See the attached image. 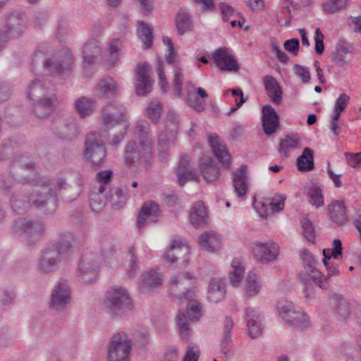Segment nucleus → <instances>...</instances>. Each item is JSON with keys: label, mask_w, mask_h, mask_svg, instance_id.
<instances>
[{"label": "nucleus", "mask_w": 361, "mask_h": 361, "mask_svg": "<svg viewBox=\"0 0 361 361\" xmlns=\"http://www.w3.org/2000/svg\"><path fill=\"white\" fill-rule=\"evenodd\" d=\"M303 236L310 243H314L315 240L314 226L307 217H304L301 220Z\"/></svg>", "instance_id": "6e6d98bb"}, {"label": "nucleus", "mask_w": 361, "mask_h": 361, "mask_svg": "<svg viewBox=\"0 0 361 361\" xmlns=\"http://www.w3.org/2000/svg\"><path fill=\"white\" fill-rule=\"evenodd\" d=\"M162 283V275L156 269L149 270L143 279L140 288L142 292L147 288H154Z\"/></svg>", "instance_id": "37998d69"}, {"label": "nucleus", "mask_w": 361, "mask_h": 361, "mask_svg": "<svg viewBox=\"0 0 361 361\" xmlns=\"http://www.w3.org/2000/svg\"><path fill=\"white\" fill-rule=\"evenodd\" d=\"M296 166L300 171H310L314 168V152L310 147L304 148L302 154L296 160Z\"/></svg>", "instance_id": "58836bf2"}, {"label": "nucleus", "mask_w": 361, "mask_h": 361, "mask_svg": "<svg viewBox=\"0 0 361 361\" xmlns=\"http://www.w3.org/2000/svg\"><path fill=\"white\" fill-rule=\"evenodd\" d=\"M138 33L145 49L150 48L153 44V33L151 26L147 23L140 22Z\"/></svg>", "instance_id": "49530a36"}, {"label": "nucleus", "mask_w": 361, "mask_h": 361, "mask_svg": "<svg viewBox=\"0 0 361 361\" xmlns=\"http://www.w3.org/2000/svg\"><path fill=\"white\" fill-rule=\"evenodd\" d=\"M276 308L279 314L289 325L297 328L308 326L307 315L302 312L296 311L291 302L279 301L277 302Z\"/></svg>", "instance_id": "0eeeda50"}, {"label": "nucleus", "mask_w": 361, "mask_h": 361, "mask_svg": "<svg viewBox=\"0 0 361 361\" xmlns=\"http://www.w3.org/2000/svg\"><path fill=\"white\" fill-rule=\"evenodd\" d=\"M112 178L113 171L109 169L100 171L97 173L95 180L99 184L98 188V194H102L106 191L108 185L112 180Z\"/></svg>", "instance_id": "09e8293b"}, {"label": "nucleus", "mask_w": 361, "mask_h": 361, "mask_svg": "<svg viewBox=\"0 0 361 361\" xmlns=\"http://www.w3.org/2000/svg\"><path fill=\"white\" fill-rule=\"evenodd\" d=\"M328 211L330 219L337 226H341L348 222V217L343 201L334 200L328 205Z\"/></svg>", "instance_id": "bb28decb"}, {"label": "nucleus", "mask_w": 361, "mask_h": 361, "mask_svg": "<svg viewBox=\"0 0 361 361\" xmlns=\"http://www.w3.org/2000/svg\"><path fill=\"white\" fill-rule=\"evenodd\" d=\"M176 173L177 182L180 186L183 187L189 180H194L195 182L200 181L199 176L195 169L176 171Z\"/></svg>", "instance_id": "864d4df0"}, {"label": "nucleus", "mask_w": 361, "mask_h": 361, "mask_svg": "<svg viewBox=\"0 0 361 361\" xmlns=\"http://www.w3.org/2000/svg\"><path fill=\"white\" fill-rule=\"evenodd\" d=\"M160 213L159 205L154 201L145 202L137 217V225L140 229L146 225V220L148 219L152 223L158 221V216Z\"/></svg>", "instance_id": "412c9836"}, {"label": "nucleus", "mask_w": 361, "mask_h": 361, "mask_svg": "<svg viewBox=\"0 0 361 361\" xmlns=\"http://www.w3.org/2000/svg\"><path fill=\"white\" fill-rule=\"evenodd\" d=\"M102 53V48L98 41L92 39L87 42L83 47L84 73L87 77H91L93 72L88 69L97 61Z\"/></svg>", "instance_id": "a211bd4d"}, {"label": "nucleus", "mask_w": 361, "mask_h": 361, "mask_svg": "<svg viewBox=\"0 0 361 361\" xmlns=\"http://www.w3.org/2000/svg\"><path fill=\"white\" fill-rule=\"evenodd\" d=\"M117 83L111 77L99 80L94 87L95 94L99 97L111 98L116 95Z\"/></svg>", "instance_id": "2f4dec72"}, {"label": "nucleus", "mask_w": 361, "mask_h": 361, "mask_svg": "<svg viewBox=\"0 0 361 361\" xmlns=\"http://www.w3.org/2000/svg\"><path fill=\"white\" fill-rule=\"evenodd\" d=\"M176 25L180 35L192 30V23L190 14L180 10L176 16Z\"/></svg>", "instance_id": "79ce46f5"}, {"label": "nucleus", "mask_w": 361, "mask_h": 361, "mask_svg": "<svg viewBox=\"0 0 361 361\" xmlns=\"http://www.w3.org/2000/svg\"><path fill=\"white\" fill-rule=\"evenodd\" d=\"M150 70L151 66L147 63L138 64L135 68V87L139 96H145L152 90L154 81L149 75Z\"/></svg>", "instance_id": "f8f14e48"}, {"label": "nucleus", "mask_w": 361, "mask_h": 361, "mask_svg": "<svg viewBox=\"0 0 361 361\" xmlns=\"http://www.w3.org/2000/svg\"><path fill=\"white\" fill-rule=\"evenodd\" d=\"M123 120V118L119 116L117 114L108 111L105 109H103L102 123L105 126L108 128L113 127Z\"/></svg>", "instance_id": "13d9d810"}, {"label": "nucleus", "mask_w": 361, "mask_h": 361, "mask_svg": "<svg viewBox=\"0 0 361 361\" xmlns=\"http://www.w3.org/2000/svg\"><path fill=\"white\" fill-rule=\"evenodd\" d=\"M49 83L43 78L33 80L28 86L27 96L33 102L51 95Z\"/></svg>", "instance_id": "b1692460"}, {"label": "nucleus", "mask_w": 361, "mask_h": 361, "mask_svg": "<svg viewBox=\"0 0 361 361\" xmlns=\"http://www.w3.org/2000/svg\"><path fill=\"white\" fill-rule=\"evenodd\" d=\"M68 306V281L66 279L59 281L51 293L49 308L55 312L64 311Z\"/></svg>", "instance_id": "ddd939ff"}, {"label": "nucleus", "mask_w": 361, "mask_h": 361, "mask_svg": "<svg viewBox=\"0 0 361 361\" xmlns=\"http://www.w3.org/2000/svg\"><path fill=\"white\" fill-rule=\"evenodd\" d=\"M198 243L204 250L215 252L221 247V238L216 232L205 231L200 235Z\"/></svg>", "instance_id": "a878e982"}, {"label": "nucleus", "mask_w": 361, "mask_h": 361, "mask_svg": "<svg viewBox=\"0 0 361 361\" xmlns=\"http://www.w3.org/2000/svg\"><path fill=\"white\" fill-rule=\"evenodd\" d=\"M45 226L39 220L19 219L13 225L14 234L25 238H38L44 231Z\"/></svg>", "instance_id": "1a4fd4ad"}, {"label": "nucleus", "mask_w": 361, "mask_h": 361, "mask_svg": "<svg viewBox=\"0 0 361 361\" xmlns=\"http://www.w3.org/2000/svg\"><path fill=\"white\" fill-rule=\"evenodd\" d=\"M121 46L122 42L119 39H114L109 42L105 62L110 68L114 66L119 60V52Z\"/></svg>", "instance_id": "a19ab883"}, {"label": "nucleus", "mask_w": 361, "mask_h": 361, "mask_svg": "<svg viewBox=\"0 0 361 361\" xmlns=\"http://www.w3.org/2000/svg\"><path fill=\"white\" fill-rule=\"evenodd\" d=\"M161 104L158 101H152L147 107L148 117L153 122L157 123L161 116Z\"/></svg>", "instance_id": "052dcab7"}, {"label": "nucleus", "mask_w": 361, "mask_h": 361, "mask_svg": "<svg viewBox=\"0 0 361 361\" xmlns=\"http://www.w3.org/2000/svg\"><path fill=\"white\" fill-rule=\"evenodd\" d=\"M128 256L129 257V263L128 264L127 274L129 277H133L139 269V259L134 245L129 248Z\"/></svg>", "instance_id": "3c124183"}, {"label": "nucleus", "mask_w": 361, "mask_h": 361, "mask_svg": "<svg viewBox=\"0 0 361 361\" xmlns=\"http://www.w3.org/2000/svg\"><path fill=\"white\" fill-rule=\"evenodd\" d=\"M307 272L310 279L317 287L322 290L329 289L330 283L327 276H325L317 268L310 269Z\"/></svg>", "instance_id": "a18cd8bd"}, {"label": "nucleus", "mask_w": 361, "mask_h": 361, "mask_svg": "<svg viewBox=\"0 0 361 361\" xmlns=\"http://www.w3.org/2000/svg\"><path fill=\"white\" fill-rule=\"evenodd\" d=\"M31 106L35 115L39 118L49 116L56 109V98L54 95H49L32 102Z\"/></svg>", "instance_id": "aec40b11"}, {"label": "nucleus", "mask_w": 361, "mask_h": 361, "mask_svg": "<svg viewBox=\"0 0 361 361\" xmlns=\"http://www.w3.org/2000/svg\"><path fill=\"white\" fill-rule=\"evenodd\" d=\"M190 219L195 227H201L207 224V212L202 202L199 201L194 204L190 214Z\"/></svg>", "instance_id": "c9c22d12"}, {"label": "nucleus", "mask_w": 361, "mask_h": 361, "mask_svg": "<svg viewBox=\"0 0 361 361\" xmlns=\"http://www.w3.org/2000/svg\"><path fill=\"white\" fill-rule=\"evenodd\" d=\"M262 123L264 133L271 135L279 126V116L271 105L266 104L262 109Z\"/></svg>", "instance_id": "6ab92c4d"}, {"label": "nucleus", "mask_w": 361, "mask_h": 361, "mask_svg": "<svg viewBox=\"0 0 361 361\" xmlns=\"http://www.w3.org/2000/svg\"><path fill=\"white\" fill-rule=\"evenodd\" d=\"M226 292L224 279H212L209 284L207 299L211 302L218 303L225 298Z\"/></svg>", "instance_id": "c756f323"}, {"label": "nucleus", "mask_w": 361, "mask_h": 361, "mask_svg": "<svg viewBox=\"0 0 361 361\" xmlns=\"http://www.w3.org/2000/svg\"><path fill=\"white\" fill-rule=\"evenodd\" d=\"M132 342L125 332L114 334L108 345V361H130Z\"/></svg>", "instance_id": "423d86ee"}, {"label": "nucleus", "mask_w": 361, "mask_h": 361, "mask_svg": "<svg viewBox=\"0 0 361 361\" xmlns=\"http://www.w3.org/2000/svg\"><path fill=\"white\" fill-rule=\"evenodd\" d=\"M124 159L129 168L140 166L149 168L154 161L153 149L137 145L135 141L130 140L126 145Z\"/></svg>", "instance_id": "39448f33"}, {"label": "nucleus", "mask_w": 361, "mask_h": 361, "mask_svg": "<svg viewBox=\"0 0 361 361\" xmlns=\"http://www.w3.org/2000/svg\"><path fill=\"white\" fill-rule=\"evenodd\" d=\"M84 155L90 168L98 171L106 161V147L99 132L87 134L85 141Z\"/></svg>", "instance_id": "7ed1b4c3"}, {"label": "nucleus", "mask_w": 361, "mask_h": 361, "mask_svg": "<svg viewBox=\"0 0 361 361\" xmlns=\"http://www.w3.org/2000/svg\"><path fill=\"white\" fill-rule=\"evenodd\" d=\"M6 27L8 37H19L25 30V22L23 15L17 12L8 15Z\"/></svg>", "instance_id": "5701e85b"}, {"label": "nucleus", "mask_w": 361, "mask_h": 361, "mask_svg": "<svg viewBox=\"0 0 361 361\" xmlns=\"http://www.w3.org/2000/svg\"><path fill=\"white\" fill-rule=\"evenodd\" d=\"M253 254L256 259L261 262H272L277 258L279 248L276 243L268 242L257 243L253 247Z\"/></svg>", "instance_id": "f3484780"}, {"label": "nucleus", "mask_w": 361, "mask_h": 361, "mask_svg": "<svg viewBox=\"0 0 361 361\" xmlns=\"http://www.w3.org/2000/svg\"><path fill=\"white\" fill-rule=\"evenodd\" d=\"M193 277L189 273L176 276L171 282V295L178 299L190 300L194 295Z\"/></svg>", "instance_id": "9d476101"}, {"label": "nucleus", "mask_w": 361, "mask_h": 361, "mask_svg": "<svg viewBox=\"0 0 361 361\" xmlns=\"http://www.w3.org/2000/svg\"><path fill=\"white\" fill-rule=\"evenodd\" d=\"M342 243L339 239H335L333 241V248L332 249H324L323 250V255L324 258L322 259L324 264H325V262L326 263H331V258L338 259L339 256L342 255Z\"/></svg>", "instance_id": "de8ad7c7"}, {"label": "nucleus", "mask_w": 361, "mask_h": 361, "mask_svg": "<svg viewBox=\"0 0 361 361\" xmlns=\"http://www.w3.org/2000/svg\"><path fill=\"white\" fill-rule=\"evenodd\" d=\"M200 357L199 347L196 345H188L183 361H198Z\"/></svg>", "instance_id": "0e129e2a"}, {"label": "nucleus", "mask_w": 361, "mask_h": 361, "mask_svg": "<svg viewBox=\"0 0 361 361\" xmlns=\"http://www.w3.org/2000/svg\"><path fill=\"white\" fill-rule=\"evenodd\" d=\"M286 196L282 194L276 195L268 204L265 202L257 203L253 197V206L260 216L267 218L270 214L280 212L283 210Z\"/></svg>", "instance_id": "2eb2a0df"}, {"label": "nucleus", "mask_w": 361, "mask_h": 361, "mask_svg": "<svg viewBox=\"0 0 361 361\" xmlns=\"http://www.w3.org/2000/svg\"><path fill=\"white\" fill-rule=\"evenodd\" d=\"M94 102L85 97H82L75 102V108L81 117L90 116L93 112Z\"/></svg>", "instance_id": "c03bdc74"}, {"label": "nucleus", "mask_w": 361, "mask_h": 361, "mask_svg": "<svg viewBox=\"0 0 361 361\" xmlns=\"http://www.w3.org/2000/svg\"><path fill=\"white\" fill-rule=\"evenodd\" d=\"M208 140L212 152L218 161L224 167L228 169L231 166V155L226 146L221 143L219 137L216 135H212L209 136Z\"/></svg>", "instance_id": "4be33fe9"}, {"label": "nucleus", "mask_w": 361, "mask_h": 361, "mask_svg": "<svg viewBox=\"0 0 361 361\" xmlns=\"http://www.w3.org/2000/svg\"><path fill=\"white\" fill-rule=\"evenodd\" d=\"M301 145V139L298 134L291 133L286 135L283 139H281L279 152L282 157H288V152L290 149L300 148Z\"/></svg>", "instance_id": "e433bc0d"}, {"label": "nucleus", "mask_w": 361, "mask_h": 361, "mask_svg": "<svg viewBox=\"0 0 361 361\" xmlns=\"http://www.w3.org/2000/svg\"><path fill=\"white\" fill-rule=\"evenodd\" d=\"M128 200V193L123 192L122 189L117 188L111 191L110 201L116 209L122 207Z\"/></svg>", "instance_id": "603ef678"}, {"label": "nucleus", "mask_w": 361, "mask_h": 361, "mask_svg": "<svg viewBox=\"0 0 361 361\" xmlns=\"http://www.w3.org/2000/svg\"><path fill=\"white\" fill-rule=\"evenodd\" d=\"M245 317L247 321V324L251 325L252 323L262 322V316L257 310L252 307H247L245 309Z\"/></svg>", "instance_id": "69168bd1"}, {"label": "nucleus", "mask_w": 361, "mask_h": 361, "mask_svg": "<svg viewBox=\"0 0 361 361\" xmlns=\"http://www.w3.org/2000/svg\"><path fill=\"white\" fill-rule=\"evenodd\" d=\"M53 133L60 139H65L68 134V121L66 118H56L52 123Z\"/></svg>", "instance_id": "8fccbe9b"}, {"label": "nucleus", "mask_w": 361, "mask_h": 361, "mask_svg": "<svg viewBox=\"0 0 361 361\" xmlns=\"http://www.w3.org/2000/svg\"><path fill=\"white\" fill-rule=\"evenodd\" d=\"M307 197L310 203L316 207L324 205V197L322 191L319 188H311L307 192Z\"/></svg>", "instance_id": "5fc2aeb1"}, {"label": "nucleus", "mask_w": 361, "mask_h": 361, "mask_svg": "<svg viewBox=\"0 0 361 361\" xmlns=\"http://www.w3.org/2000/svg\"><path fill=\"white\" fill-rule=\"evenodd\" d=\"M183 80L184 78L181 69L178 66L176 67L172 83L174 88V94L177 97H180L182 94Z\"/></svg>", "instance_id": "bf43d9fd"}, {"label": "nucleus", "mask_w": 361, "mask_h": 361, "mask_svg": "<svg viewBox=\"0 0 361 361\" xmlns=\"http://www.w3.org/2000/svg\"><path fill=\"white\" fill-rule=\"evenodd\" d=\"M302 259L303 261L304 267L307 271H310V269H315L316 264L318 263L314 256L306 249L302 252Z\"/></svg>", "instance_id": "774afa93"}, {"label": "nucleus", "mask_w": 361, "mask_h": 361, "mask_svg": "<svg viewBox=\"0 0 361 361\" xmlns=\"http://www.w3.org/2000/svg\"><path fill=\"white\" fill-rule=\"evenodd\" d=\"M293 71L295 74L300 78L303 83H308L311 80V75L308 68L295 64L293 66Z\"/></svg>", "instance_id": "e2e57ef3"}, {"label": "nucleus", "mask_w": 361, "mask_h": 361, "mask_svg": "<svg viewBox=\"0 0 361 361\" xmlns=\"http://www.w3.org/2000/svg\"><path fill=\"white\" fill-rule=\"evenodd\" d=\"M49 250L63 259L68 253V234L66 232L61 233L57 238L48 247Z\"/></svg>", "instance_id": "4c0bfd02"}, {"label": "nucleus", "mask_w": 361, "mask_h": 361, "mask_svg": "<svg viewBox=\"0 0 361 361\" xmlns=\"http://www.w3.org/2000/svg\"><path fill=\"white\" fill-rule=\"evenodd\" d=\"M36 165L32 156L17 154L14 157L11 166V173L13 179L32 185H44L50 184V179L35 171Z\"/></svg>", "instance_id": "f257e3e1"}, {"label": "nucleus", "mask_w": 361, "mask_h": 361, "mask_svg": "<svg viewBox=\"0 0 361 361\" xmlns=\"http://www.w3.org/2000/svg\"><path fill=\"white\" fill-rule=\"evenodd\" d=\"M190 247L179 240H173L170 248L164 255L166 263L176 264L180 268H185L190 259Z\"/></svg>", "instance_id": "6e6552de"}, {"label": "nucleus", "mask_w": 361, "mask_h": 361, "mask_svg": "<svg viewBox=\"0 0 361 361\" xmlns=\"http://www.w3.org/2000/svg\"><path fill=\"white\" fill-rule=\"evenodd\" d=\"M329 298L334 306V311L335 314L339 317L341 320L346 322L350 315V307L348 302L343 295L336 293H330Z\"/></svg>", "instance_id": "cd10ccee"}, {"label": "nucleus", "mask_w": 361, "mask_h": 361, "mask_svg": "<svg viewBox=\"0 0 361 361\" xmlns=\"http://www.w3.org/2000/svg\"><path fill=\"white\" fill-rule=\"evenodd\" d=\"M61 260V258L45 248L39 259V268L45 274L54 272L58 269Z\"/></svg>", "instance_id": "c85d7f7f"}, {"label": "nucleus", "mask_w": 361, "mask_h": 361, "mask_svg": "<svg viewBox=\"0 0 361 361\" xmlns=\"http://www.w3.org/2000/svg\"><path fill=\"white\" fill-rule=\"evenodd\" d=\"M233 326V322L230 317H226L224 322V331L222 334V339L220 343L221 353L223 357L226 360L228 357V353L231 350V330Z\"/></svg>", "instance_id": "f704fd0d"}, {"label": "nucleus", "mask_w": 361, "mask_h": 361, "mask_svg": "<svg viewBox=\"0 0 361 361\" xmlns=\"http://www.w3.org/2000/svg\"><path fill=\"white\" fill-rule=\"evenodd\" d=\"M247 166L243 164L233 173V185L238 196L243 197L247 192Z\"/></svg>", "instance_id": "473e14b6"}, {"label": "nucleus", "mask_w": 361, "mask_h": 361, "mask_svg": "<svg viewBox=\"0 0 361 361\" xmlns=\"http://www.w3.org/2000/svg\"><path fill=\"white\" fill-rule=\"evenodd\" d=\"M99 268L97 261L83 257L77 269L78 276L84 283H92L97 280Z\"/></svg>", "instance_id": "dca6fc26"}, {"label": "nucleus", "mask_w": 361, "mask_h": 361, "mask_svg": "<svg viewBox=\"0 0 361 361\" xmlns=\"http://www.w3.org/2000/svg\"><path fill=\"white\" fill-rule=\"evenodd\" d=\"M265 90L271 101L279 104L282 101V90L275 78L271 75H266L263 78Z\"/></svg>", "instance_id": "72a5a7b5"}, {"label": "nucleus", "mask_w": 361, "mask_h": 361, "mask_svg": "<svg viewBox=\"0 0 361 361\" xmlns=\"http://www.w3.org/2000/svg\"><path fill=\"white\" fill-rule=\"evenodd\" d=\"M348 0H330L323 4V10L327 13H334L345 7Z\"/></svg>", "instance_id": "680f3d73"}, {"label": "nucleus", "mask_w": 361, "mask_h": 361, "mask_svg": "<svg viewBox=\"0 0 361 361\" xmlns=\"http://www.w3.org/2000/svg\"><path fill=\"white\" fill-rule=\"evenodd\" d=\"M43 68L46 73L57 75H61L66 70L63 62L56 57L44 59Z\"/></svg>", "instance_id": "ea45409f"}, {"label": "nucleus", "mask_w": 361, "mask_h": 361, "mask_svg": "<svg viewBox=\"0 0 361 361\" xmlns=\"http://www.w3.org/2000/svg\"><path fill=\"white\" fill-rule=\"evenodd\" d=\"M51 184L52 182L50 180V184L48 185H44L42 183L39 185H35L41 187L43 191L35 190L25 200H20V195H13L11 199L12 208L16 212L20 213L21 205H20V202H21L23 207L28 202L31 207L36 209H44L47 212L54 210L56 206V199L52 193Z\"/></svg>", "instance_id": "f03ea898"}, {"label": "nucleus", "mask_w": 361, "mask_h": 361, "mask_svg": "<svg viewBox=\"0 0 361 361\" xmlns=\"http://www.w3.org/2000/svg\"><path fill=\"white\" fill-rule=\"evenodd\" d=\"M201 173L206 181L212 182L219 178L220 172L216 161L209 156H203L200 159Z\"/></svg>", "instance_id": "393cba45"}, {"label": "nucleus", "mask_w": 361, "mask_h": 361, "mask_svg": "<svg viewBox=\"0 0 361 361\" xmlns=\"http://www.w3.org/2000/svg\"><path fill=\"white\" fill-rule=\"evenodd\" d=\"M16 341V337L8 326L0 327V346H8L14 344Z\"/></svg>", "instance_id": "4d7b16f0"}, {"label": "nucleus", "mask_w": 361, "mask_h": 361, "mask_svg": "<svg viewBox=\"0 0 361 361\" xmlns=\"http://www.w3.org/2000/svg\"><path fill=\"white\" fill-rule=\"evenodd\" d=\"M134 134L137 137L140 145L153 149L154 139L147 121H140L137 122L134 128Z\"/></svg>", "instance_id": "7c9ffc66"}, {"label": "nucleus", "mask_w": 361, "mask_h": 361, "mask_svg": "<svg viewBox=\"0 0 361 361\" xmlns=\"http://www.w3.org/2000/svg\"><path fill=\"white\" fill-rule=\"evenodd\" d=\"M187 314L180 313L178 316V326L182 338L188 341L190 338V329L188 324V317L190 321H197L201 314V305L196 300H192L187 307Z\"/></svg>", "instance_id": "4468645a"}, {"label": "nucleus", "mask_w": 361, "mask_h": 361, "mask_svg": "<svg viewBox=\"0 0 361 361\" xmlns=\"http://www.w3.org/2000/svg\"><path fill=\"white\" fill-rule=\"evenodd\" d=\"M105 305L114 316H122L133 310L134 305L127 290L121 286L112 287L107 291Z\"/></svg>", "instance_id": "20e7f679"}, {"label": "nucleus", "mask_w": 361, "mask_h": 361, "mask_svg": "<svg viewBox=\"0 0 361 361\" xmlns=\"http://www.w3.org/2000/svg\"><path fill=\"white\" fill-rule=\"evenodd\" d=\"M68 21L66 18L60 20L57 30L56 38L60 42H65L68 34Z\"/></svg>", "instance_id": "338daca9"}, {"label": "nucleus", "mask_w": 361, "mask_h": 361, "mask_svg": "<svg viewBox=\"0 0 361 361\" xmlns=\"http://www.w3.org/2000/svg\"><path fill=\"white\" fill-rule=\"evenodd\" d=\"M212 60L222 72L238 73L240 69L235 57L225 47L216 49L212 53Z\"/></svg>", "instance_id": "9b49d317"}]
</instances>
